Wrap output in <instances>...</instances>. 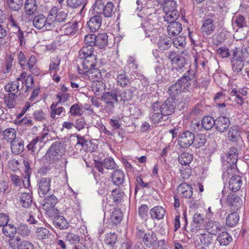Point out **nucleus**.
<instances>
[{
    "label": "nucleus",
    "instance_id": "54",
    "mask_svg": "<svg viewBox=\"0 0 249 249\" xmlns=\"http://www.w3.org/2000/svg\"><path fill=\"white\" fill-rule=\"evenodd\" d=\"M36 237L38 240H43L48 238L50 234L49 230L45 228H37L36 231Z\"/></svg>",
    "mask_w": 249,
    "mask_h": 249
},
{
    "label": "nucleus",
    "instance_id": "63",
    "mask_svg": "<svg viewBox=\"0 0 249 249\" xmlns=\"http://www.w3.org/2000/svg\"><path fill=\"white\" fill-rule=\"evenodd\" d=\"M56 197L53 195L47 197L44 199V206H46L48 208H53L57 202Z\"/></svg>",
    "mask_w": 249,
    "mask_h": 249
},
{
    "label": "nucleus",
    "instance_id": "30",
    "mask_svg": "<svg viewBox=\"0 0 249 249\" xmlns=\"http://www.w3.org/2000/svg\"><path fill=\"white\" fill-rule=\"evenodd\" d=\"M206 136L203 134H194L192 146L196 148H199L203 146L206 142Z\"/></svg>",
    "mask_w": 249,
    "mask_h": 249
},
{
    "label": "nucleus",
    "instance_id": "10",
    "mask_svg": "<svg viewBox=\"0 0 249 249\" xmlns=\"http://www.w3.org/2000/svg\"><path fill=\"white\" fill-rule=\"evenodd\" d=\"M227 204L229 207L231 211L235 212L242 208L243 201L241 198L237 195L230 193L227 198Z\"/></svg>",
    "mask_w": 249,
    "mask_h": 249
},
{
    "label": "nucleus",
    "instance_id": "58",
    "mask_svg": "<svg viewBox=\"0 0 249 249\" xmlns=\"http://www.w3.org/2000/svg\"><path fill=\"white\" fill-rule=\"evenodd\" d=\"M69 112L72 116H81L83 114L82 106L80 107L79 104H74L71 107Z\"/></svg>",
    "mask_w": 249,
    "mask_h": 249
},
{
    "label": "nucleus",
    "instance_id": "22",
    "mask_svg": "<svg viewBox=\"0 0 249 249\" xmlns=\"http://www.w3.org/2000/svg\"><path fill=\"white\" fill-rule=\"evenodd\" d=\"M44 136H37L33 139L31 142L27 145V148L28 150L32 152H35L37 149L41 147V143L43 142Z\"/></svg>",
    "mask_w": 249,
    "mask_h": 249
},
{
    "label": "nucleus",
    "instance_id": "29",
    "mask_svg": "<svg viewBox=\"0 0 249 249\" xmlns=\"http://www.w3.org/2000/svg\"><path fill=\"white\" fill-rule=\"evenodd\" d=\"M21 77L17 78L16 81L7 84L4 87L5 90L9 92V93H14V95H16V94L19 91V81L21 80Z\"/></svg>",
    "mask_w": 249,
    "mask_h": 249
},
{
    "label": "nucleus",
    "instance_id": "43",
    "mask_svg": "<svg viewBox=\"0 0 249 249\" xmlns=\"http://www.w3.org/2000/svg\"><path fill=\"white\" fill-rule=\"evenodd\" d=\"M215 126V120L210 116H204L201 121V126L206 130H210Z\"/></svg>",
    "mask_w": 249,
    "mask_h": 249
},
{
    "label": "nucleus",
    "instance_id": "16",
    "mask_svg": "<svg viewBox=\"0 0 249 249\" xmlns=\"http://www.w3.org/2000/svg\"><path fill=\"white\" fill-rule=\"evenodd\" d=\"M241 148L242 147H240V145H238V147H232L229 149L227 154L228 163L236 164L238 158V153L241 150Z\"/></svg>",
    "mask_w": 249,
    "mask_h": 249
},
{
    "label": "nucleus",
    "instance_id": "8",
    "mask_svg": "<svg viewBox=\"0 0 249 249\" xmlns=\"http://www.w3.org/2000/svg\"><path fill=\"white\" fill-rule=\"evenodd\" d=\"M150 108L151 113H152L150 119L154 124L159 123L162 121H166L168 120V117H166V115L160 111L158 101L153 103Z\"/></svg>",
    "mask_w": 249,
    "mask_h": 249
},
{
    "label": "nucleus",
    "instance_id": "49",
    "mask_svg": "<svg viewBox=\"0 0 249 249\" xmlns=\"http://www.w3.org/2000/svg\"><path fill=\"white\" fill-rule=\"evenodd\" d=\"M4 139L7 142H11L15 139L17 138L16 130L12 128L6 129L3 132Z\"/></svg>",
    "mask_w": 249,
    "mask_h": 249
},
{
    "label": "nucleus",
    "instance_id": "32",
    "mask_svg": "<svg viewBox=\"0 0 249 249\" xmlns=\"http://www.w3.org/2000/svg\"><path fill=\"white\" fill-rule=\"evenodd\" d=\"M165 212L162 207L158 206L150 210V214L153 219H160L163 218Z\"/></svg>",
    "mask_w": 249,
    "mask_h": 249
},
{
    "label": "nucleus",
    "instance_id": "60",
    "mask_svg": "<svg viewBox=\"0 0 249 249\" xmlns=\"http://www.w3.org/2000/svg\"><path fill=\"white\" fill-rule=\"evenodd\" d=\"M64 33L66 35L75 34L77 31V22L69 23L65 26Z\"/></svg>",
    "mask_w": 249,
    "mask_h": 249
},
{
    "label": "nucleus",
    "instance_id": "56",
    "mask_svg": "<svg viewBox=\"0 0 249 249\" xmlns=\"http://www.w3.org/2000/svg\"><path fill=\"white\" fill-rule=\"evenodd\" d=\"M23 0H7L8 7L12 10L17 11L19 10L22 6Z\"/></svg>",
    "mask_w": 249,
    "mask_h": 249
},
{
    "label": "nucleus",
    "instance_id": "42",
    "mask_svg": "<svg viewBox=\"0 0 249 249\" xmlns=\"http://www.w3.org/2000/svg\"><path fill=\"white\" fill-rule=\"evenodd\" d=\"M93 48L91 46H84L79 52L80 59H84L88 57L95 56L93 55Z\"/></svg>",
    "mask_w": 249,
    "mask_h": 249
},
{
    "label": "nucleus",
    "instance_id": "40",
    "mask_svg": "<svg viewBox=\"0 0 249 249\" xmlns=\"http://www.w3.org/2000/svg\"><path fill=\"white\" fill-rule=\"evenodd\" d=\"M110 216V219L114 224L117 225L122 221L123 214L120 209L113 207Z\"/></svg>",
    "mask_w": 249,
    "mask_h": 249
},
{
    "label": "nucleus",
    "instance_id": "36",
    "mask_svg": "<svg viewBox=\"0 0 249 249\" xmlns=\"http://www.w3.org/2000/svg\"><path fill=\"white\" fill-rule=\"evenodd\" d=\"M239 220V215L236 212L229 214L226 218V225L229 227L236 226Z\"/></svg>",
    "mask_w": 249,
    "mask_h": 249
},
{
    "label": "nucleus",
    "instance_id": "48",
    "mask_svg": "<svg viewBox=\"0 0 249 249\" xmlns=\"http://www.w3.org/2000/svg\"><path fill=\"white\" fill-rule=\"evenodd\" d=\"M22 163L25 167V177H24L25 179H27V185L30 186V176L32 172V169L30 167V163H32V161L28 158H24Z\"/></svg>",
    "mask_w": 249,
    "mask_h": 249
},
{
    "label": "nucleus",
    "instance_id": "14",
    "mask_svg": "<svg viewBox=\"0 0 249 249\" xmlns=\"http://www.w3.org/2000/svg\"><path fill=\"white\" fill-rule=\"evenodd\" d=\"M102 19L100 15L97 14L90 18L87 22L88 26L91 32L98 31L101 27Z\"/></svg>",
    "mask_w": 249,
    "mask_h": 249
},
{
    "label": "nucleus",
    "instance_id": "34",
    "mask_svg": "<svg viewBox=\"0 0 249 249\" xmlns=\"http://www.w3.org/2000/svg\"><path fill=\"white\" fill-rule=\"evenodd\" d=\"M186 63L185 58L182 56L178 57L177 59L172 63V70H176L178 71H183Z\"/></svg>",
    "mask_w": 249,
    "mask_h": 249
},
{
    "label": "nucleus",
    "instance_id": "64",
    "mask_svg": "<svg viewBox=\"0 0 249 249\" xmlns=\"http://www.w3.org/2000/svg\"><path fill=\"white\" fill-rule=\"evenodd\" d=\"M67 2L68 5L72 8H76L82 6V10L85 5V0H67Z\"/></svg>",
    "mask_w": 249,
    "mask_h": 249
},
{
    "label": "nucleus",
    "instance_id": "12",
    "mask_svg": "<svg viewBox=\"0 0 249 249\" xmlns=\"http://www.w3.org/2000/svg\"><path fill=\"white\" fill-rule=\"evenodd\" d=\"M230 125V121L228 117L221 116L215 120V128L220 132L226 131Z\"/></svg>",
    "mask_w": 249,
    "mask_h": 249
},
{
    "label": "nucleus",
    "instance_id": "23",
    "mask_svg": "<svg viewBox=\"0 0 249 249\" xmlns=\"http://www.w3.org/2000/svg\"><path fill=\"white\" fill-rule=\"evenodd\" d=\"M108 36L107 33H101L96 35L95 46L99 49H102L107 46Z\"/></svg>",
    "mask_w": 249,
    "mask_h": 249
},
{
    "label": "nucleus",
    "instance_id": "1",
    "mask_svg": "<svg viewBox=\"0 0 249 249\" xmlns=\"http://www.w3.org/2000/svg\"><path fill=\"white\" fill-rule=\"evenodd\" d=\"M65 151L63 144L60 142H53L47 150L45 158L50 164L58 163Z\"/></svg>",
    "mask_w": 249,
    "mask_h": 249
},
{
    "label": "nucleus",
    "instance_id": "21",
    "mask_svg": "<svg viewBox=\"0 0 249 249\" xmlns=\"http://www.w3.org/2000/svg\"><path fill=\"white\" fill-rule=\"evenodd\" d=\"M232 25L234 30L235 27H237L236 31H237L238 28H243L247 26V22L244 16L241 15H238L232 18Z\"/></svg>",
    "mask_w": 249,
    "mask_h": 249
},
{
    "label": "nucleus",
    "instance_id": "11",
    "mask_svg": "<svg viewBox=\"0 0 249 249\" xmlns=\"http://www.w3.org/2000/svg\"><path fill=\"white\" fill-rule=\"evenodd\" d=\"M51 178H42L38 183V193L41 197L45 196L50 190Z\"/></svg>",
    "mask_w": 249,
    "mask_h": 249
},
{
    "label": "nucleus",
    "instance_id": "25",
    "mask_svg": "<svg viewBox=\"0 0 249 249\" xmlns=\"http://www.w3.org/2000/svg\"><path fill=\"white\" fill-rule=\"evenodd\" d=\"M111 178L113 183L119 186L122 184L124 181V173L120 170H116L112 174Z\"/></svg>",
    "mask_w": 249,
    "mask_h": 249
},
{
    "label": "nucleus",
    "instance_id": "19",
    "mask_svg": "<svg viewBox=\"0 0 249 249\" xmlns=\"http://www.w3.org/2000/svg\"><path fill=\"white\" fill-rule=\"evenodd\" d=\"M182 30V25L179 22L174 21L170 23L167 27L169 35L176 36L179 35Z\"/></svg>",
    "mask_w": 249,
    "mask_h": 249
},
{
    "label": "nucleus",
    "instance_id": "31",
    "mask_svg": "<svg viewBox=\"0 0 249 249\" xmlns=\"http://www.w3.org/2000/svg\"><path fill=\"white\" fill-rule=\"evenodd\" d=\"M53 224L60 230L66 229L69 227V223L64 216L58 215L53 220Z\"/></svg>",
    "mask_w": 249,
    "mask_h": 249
},
{
    "label": "nucleus",
    "instance_id": "35",
    "mask_svg": "<svg viewBox=\"0 0 249 249\" xmlns=\"http://www.w3.org/2000/svg\"><path fill=\"white\" fill-rule=\"evenodd\" d=\"M193 159L192 154L188 152H183L178 157V160L179 163L182 165L189 166V164Z\"/></svg>",
    "mask_w": 249,
    "mask_h": 249
},
{
    "label": "nucleus",
    "instance_id": "24",
    "mask_svg": "<svg viewBox=\"0 0 249 249\" xmlns=\"http://www.w3.org/2000/svg\"><path fill=\"white\" fill-rule=\"evenodd\" d=\"M81 59L83 60L81 67L86 71L94 68L96 65L97 61L95 56L88 57V58Z\"/></svg>",
    "mask_w": 249,
    "mask_h": 249
},
{
    "label": "nucleus",
    "instance_id": "41",
    "mask_svg": "<svg viewBox=\"0 0 249 249\" xmlns=\"http://www.w3.org/2000/svg\"><path fill=\"white\" fill-rule=\"evenodd\" d=\"M189 72L188 70L187 73H185L181 78L177 81V82L180 84L183 89L189 88L191 85V81L194 77L193 75H189Z\"/></svg>",
    "mask_w": 249,
    "mask_h": 249
},
{
    "label": "nucleus",
    "instance_id": "5",
    "mask_svg": "<svg viewBox=\"0 0 249 249\" xmlns=\"http://www.w3.org/2000/svg\"><path fill=\"white\" fill-rule=\"evenodd\" d=\"M194 138V133L186 130L181 133L178 140V144L179 146L178 150L181 151L183 148H188L192 145Z\"/></svg>",
    "mask_w": 249,
    "mask_h": 249
},
{
    "label": "nucleus",
    "instance_id": "33",
    "mask_svg": "<svg viewBox=\"0 0 249 249\" xmlns=\"http://www.w3.org/2000/svg\"><path fill=\"white\" fill-rule=\"evenodd\" d=\"M20 205L25 208L31 207L32 202V197L29 193H23L19 196Z\"/></svg>",
    "mask_w": 249,
    "mask_h": 249
},
{
    "label": "nucleus",
    "instance_id": "62",
    "mask_svg": "<svg viewBox=\"0 0 249 249\" xmlns=\"http://www.w3.org/2000/svg\"><path fill=\"white\" fill-rule=\"evenodd\" d=\"M117 235L115 233H109L106 234L105 243L110 247H113L116 243Z\"/></svg>",
    "mask_w": 249,
    "mask_h": 249
},
{
    "label": "nucleus",
    "instance_id": "17",
    "mask_svg": "<svg viewBox=\"0 0 249 249\" xmlns=\"http://www.w3.org/2000/svg\"><path fill=\"white\" fill-rule=\"evenodd\" d=\"M80 74L88 76V79L92 82L100 80L102 74L100 71L97 69L94 68L88 71H86L83 73L80 72Z\"/></svg>",
    "mask_w": 249,
    "mask_h": 249
},
{
    "label": "nucleus",
    "instance_id": "59",
    "mask_svg": "<svg viewBox=\"0 0 249 249\" xmlns=\"http://www.w3.org/2000/svg\"><path fill=\"white\" fill-rule=\"evenodd\" d=\"M232 69L234 72H240L244 67V60H231Z\"/></svg>",
    "mask_w": 249,
    "mask_h": 249
},
{
    "label": "nucleus",
    "instance_id": "55",
    "mask_svg": "<svg viewBox=\"0 0 249 249\" xmlns=\"http://www.w3.org/2000/svg\"><path fill=\"white\" fill-rule=\"evenodd\" d=\"M58 104L57 102L53 103L50 106V109L52 111L51 116L53 119L56 117V115H60L62 113L65 112L64 107H57Z\"/></svg>",
    "mask_w": 249,
    "mask_h": 249
},
{
    "label": "nucleus",
    "instance_id": "53",
    "mask_svg": "<svg viewBox=\"0 0 249 249\" xmlns=\"http://www.w3.org/2000/svg\"><path fill=\"white\" fill-rule=\"evenodd\" d=\"M231 60H244L243 52L240 48L234 47L231 51Z\"/></svg>",
    "mask_w": 249,
    "mask_h": 249
},
{
    "label": "nucleus",
    "instance_id": "27",
    "mask_svg": "<svg viewBox=\"0 0 249 249\" xmlns=\"http://www.w3.org/2000/svg\"><path fill=\"white\" fill-rule=\"evenodd\" d=\"M206 229L212 235H216L221 230L220 223L214 221H210L206 225Z\"/></svg>",
    "mask_w": 249,
    "mask_h": 249
},
{
    "label": "nucleus",
    "instance_id": "18",
    "mask_svg": "<svg viewBox=\"0 0 249 249\" xmlns=\"http://www.w3.org/2000/svg\"><path fill=\"white\" fill-rule=\"evenodd\" d=\"M242 185V180L240 176H233L229 180V189L233 192H237Z\"/></svg>",
    "mask_w": 249,
    "mask_h": 249
},
{
    "label": "nucleus",
    "instance_id": "45",
    "mask_svg": "<svg viewBox=\"0 0 249 249\" xmlns=\"http://www.w3.org/2000/svg\"><path fill=\"white\" fill-rule=\"evenodd\" d=\"M232 238L226 231L222 232L217 237V240L221 246H227L231 242Z\"/></svg>",
    "mask_w": 249,
    "mask_h": 249
},
{
    "label": "nucleus",
    "instance_id": "2",
    "mask_svg": "<svg viewBox=\"0 0 249 249\" xmlns=\"http://www.w3.org/2000/svg\"><path fill=\"white\" fill-rule=\"evenodd\" d=\"M95 13L105 18H110L115 14L116 10L113 3L106 0H97L94 4Z\"/></svg>",
    "mask_w": 249,
    "mask_h": 249
},
{
    "label": "nucleus",
    "instance_id": "57",
    "mask_svg": "<svg viewBox=\"0 0 249 249\" xmlns=\"http://www.w3.org/2000/svg\"><path fill=\"white\" fill-rule=\"evenodd\" d=\"M141 27L144 31L145 36L147 37L151 36L153 30H155L154 25L150 21H145L142 23Z\"/></svg>",
    "mask_w": 249,
    "mask_h": 249
},
{
    "label": "nucleus",
    "instance_id": "7",
    "mask_svg": "<svg viewBox=\"0 0 249 249\" xmlns=\"http://www.w3.org/2000/svg\"><path fill=\"white\" fill-rule=\"evenodd\" d=\"M159 107H160V111L166 115V117H168L175 112L176 108L175 99L171 97L167 98L162 104L159 102Z\"/></svg>",
    "mask_w": 249,
    "mask_h": 249
},
{
    "label": "nucleus",
    "instance_id": "47",
    "mask_svg": "<svg viewBox=\"0 0 249 249\" xmlns=\"http://www.w3.org/2000/svg\"><path fill=\"white\" fill-rule=\"evenodd\" d=\"M2 231L4 234L10 238L14 237L17 233V228L13 224H7L3 226Z\"/></svg>",
    "mask_w": 249,
    "mask_h": 249
},
{
    "label": "nucleus",
    "instance_id": "9",
    "mask_svg": "<svg viewBox=\"0 0 249 249\" xmlns=\"http://www.w3.org/2000/svg\"><path fill=\"white\" fill-rule=\"evenodd\" d=\"M241 131L237 125L231 126L229 130L228 138L229 141L233 142H237L240 147L244 145L243 141L241 137Z\"/></svg>",
    "mask_w": 249,
    "mask_h": 249
},
{
    "label": "nucleus",
    "instance_id": "51",
    "mask_svg": "<svg viewBox=\"0 0 249 249\" xmlns=\"http://www.w3.org/2000/svg\"><path fill=\"white\" fill-rule=\"evenodd\" d=\"M125 73L124 71H123L122 72L120 73L117 77V83L122 87H126L130 83V80Z\"/></svg>",
    "mask_w": 249,
    "mask_h": 249
},
{
    "label": "nucleus",
    "instance_id": "38",
    "mask_svg": "<svg viewBox=\"0 0 249 249\" xmlns=\"http://www.w3.org/2000/svg\"><path fill=\"white\" fill-rule=\"evenodd\" d=\"M133 96V91L130 89L118 91L119 102L130 101Z\"/></svg>",
    "mask_w": 249,
    "mask_h": 249
},
{
    "label": "nucleus",
    "instance_id": "37",
    "mask_svg": "<svg viewBox=\"0 0 249 249\" xmlns=\"http://www.w3.org/2000/svg\"><path fill=\"white\" fill-rule=\"evenodd\" d=\"M91 89L96 95H100L105 89L106 85L101 80L92 82Z\"/></svg>",
    "mask_w": 249,
    "mask_h": 249
},
{
    "label": "nucleus",
    "instance_id": "6",
    "mask_svg": "<svg viewBox=\"0 0 249 249\" xmlns=\"http://www.w3.org/2000/svg\"><path fill=\"white\" fill-rule=\"evenodd\" d=\"M49 14V17L52 18L53 28L54 27L56 23H64L67 21V12L58 10L56 7L52 8Z\"/></svg>",
    "mask_w": 249,
    "mask_h": 249
},
{
    "label": "nucleus",
    "instance_id": "26",
    "mask_svg": "<svg viewBox=\"0 0 249 249\" xmlns=\"http://www.w3.org/2000/svg\"><path fill=\"white\" fill-rule=\"evenodd\" d=\"M37 6L36 0H26L24 5L25 12L26 15L31 16L37 10Z\"/></svg>",
    "mask_w": 249,
    "mask_h": 249
},
{
    "label": "nucleus",
    "instance_id": "3",
    "mask_svg": "<svg viewBox=\"0 0 249 249\" xmlns=\"http://www.w3.org/2000/svg\"><path fill=\"white\" fill-rule=\"evenodd\" d=\"M34 26L38 30L44 29L46 30H51L53 28L52 18L49 17L48 14L47 18L43 14L36 16L33 20Z\"/></svg>",
    "mask_w": 249,
    "mask_h": 249
},
{
    "label": "nucleus",
    "instance_id": "20",
    "mask_svg": "<svg viewBox=\"0 0 249 249\" xmlns=\"http://www.w3.org/2000/svg\"><path fill=\"white\" fill-rule=\"evenodd\" d=\"M157 240L156 234L152 231H149L148 232H146L143 238L144 244L148 248L153 246Z\"/></svg>",
    "mask_w": 249,
    "mask_h": 249
},
{
    "label": "nucleus",
    "instance_id": "13",
    "mask_svg": "<svg viewBox=\"0 0 249 249\" xmlns=\"http://www.w3.org/2000/svg\"><path fill=\"white\" fill-rule=\"evenodd\" d=\"M10 148L13 154L18 155L24 150L23 140L19 137L10 142Z\"/></svg>",
    "mask_w": 249,
    "mask_h": 249
},
{
    "label": "nucleus",
    "instance_id": "4",
    "mask_svg": "<svg viewBox=\"0 0 249 249\" xmlns=\"http://www.w3.org/2000/svg\"><path fill=\"white\" fill-rule=\"evenodd\" d=\"M101 100L105 103V107L110 111L113 110L115 103H119L118 89H116L103 93L101 97Z\"/></svg>",
    "mask_w": 249,
    "mask_h": 249
},
{
    "label": "nucleus",
    "instance_id": "46",
    "mask_svg": "<svg viewBox=\"0 0 249 249\" xmlns=\"http://www.w3.org/2000/svg\"><path fill=\"white\" fill-rule=\"evenodd\" d=\"M183 89L180 84L177 82L169 87L168 92L171 97H175L181 93Z\"/></svg>",
    "mask_w": 249,
    "mask_h": 249
},
{
    "label": "nucleus",
    "instance_id": "50",
    "mask_svg": "<svg viewBox=\"0 0 249 249\" xmlns=\"http://www.w3.org/2000/svg\"><path fill=\"white\" fill-rule=\"evenodd\" d=\"M15 96L14 93H8L4 96V103L9 109L13 108L17 104Z\"/></svg>",
    "mask_w": 249,
    "mask_h": 249
},
{
    "label": "nucleus",
    "instance_id": "61",
    "mask_svg": "<svg viewBox=\"0 0 249 249\" xmlns=\"http://www.w3.org/2000/svg\"><path fill=\"white\" fill-rule=\"evenodd\" d=\"M176 2L174 0L166 1L164 3L163 10L164 12H173V11H178L176 9Z\"/></svg>",
    "mask_w": 249,
    "mask_h": 249
},
{
    "label": "nucleus",
    "instance_id": "39",
    "mask_svg": "<svg viewBox=\"0 0 249 249\" xmlns=\"http://www.w3.org/2000/svg\"><path fill=\"white\" fill-rule=\"evenodd\" d=\"M227 169L223 173V178L227 179L231 176H236L237 172V168L236 163H228Z\"/></svg>",
    "mask_w": 249,
    "mask_h": 249
},
{
    "label": "nucleus",
    "instance_id": "15",
    "mask_svg": "<svg viewBox=\"0 0 249 249\" xmlns=\"http://www.w3.org/2000/svg\"><path fill=\"white\" fill-rule=\"evenodd\" d=\"M177 191L178 195L185 198H191L193 195V188L191 185L186 183H181L178 186Z\"/></svg>",
    "mask_w": 249,
    "mask_h": 249
},
{
    "label": "nucleus",
    "instance_id": "28",
    "mask_svg": "<svg viewBox=\"0 0 249 249\" xmlns=\"http://www.w3.org/2000/svg\"><path fill=\"white\" fill-rule=\"evenodd\" d=\"M158 48L162 51L170 48L172 44V39L169 37H160L157 43Z\"/></svg>",
    "mask_w": 249,
    "mask_h": 249
},
{
    "label": "nucleus",
    "instance_id": "44",
    "mask_svg": "<svg viewBox=\"0 0 249 249\" xmlns=\"http://www.w3.org/2000/svg\"><path fill=\"white\" fill-rule=\"evenodd\" d=\"M201 30L203 33H205L207 35L211 34L214 30L213 20L211 18L205 20L202 26Z\"/></svg>",
    "mask_w": 249,
    "mask_h": 249
},
{
    "label": "nucleus",
    "instance_id": "52",
    "mask_svg": "<svg viewBox=\"0 0 249 249\" xmlns=\"http://www.w3.org/2000/svg\"><path fill=\"white\" fill-rule=\"evenodd\" d=\"M164 16L163 17L164 21L167 23H171V22L176 21L179 17V12L178 11H173V12H164Z\"/></svg>",
    "mask_w": 249,
    "mask_h": 249
}]
</instances>
